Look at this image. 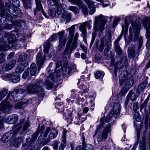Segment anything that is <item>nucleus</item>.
I'll return each mask as SVG.
<instances>
[{
  "label": "nucleus",
  "mask_w": 150,
  "mask_h": 150,
  "mask_svg": "<svg viewBox=\"0 0 150 150\" xmlns=\"http://www.w3.org/2000/svg\"><path fill=\"white\" fill-rule=\"evenodd\" d=\"M82 35V37L83 38H85L86 37L87 34V31L86 30L81 31Z\"/></svg>",
  "instance_id": "obj_64"
},
{
  "label": "nucleus",
  "mask_w": 150,
  "mask_h": 150,
  "mask_svg": "<svg viewBox=\"0 0 150 150\" xmlns=\"http://www.w3.org/2000/svg\"><path fill=\"white\" fill-rule=\"evenodd\" d=\"M111 125L108 124L105 126L102 132L101 125H98L96 126V130L93 137L96 136L97 140L98 142L105 141L108 138V133L111 131Z\"/></svg>",
  "instance_id": "obj_3"
},
{
  "label": "nucleus",
  "mask_w": 150,
  "mask_h": 150,
  "mask_svg": "<svg viewBox=\"0 0 150 150\" xmlns=\"http://www.w3.org/2000/svg\"><path fill=\"white\" fill-rule=\"evenodd\" d=\"M0 10L1 11V16H3L5 12L4 6L3 4H2L1 1L0 2Z\"/></svg>",
  "instance_id": "obj_44"
},
{
  "label": "nucleus",
  "mask_w": 150,
  "mask_h": 150,
  "mask_svg": "<svg viewBox=\"0 0 150 150\" xmlns=\"http://www.w3.org/2000/svg\"><path fill=\"white\" fill-rule=\"evenodd\" d=\"M11 107L12 106L7 102L6 104L4 103L1 105V110L5 112H8L10 110L11 108Z\"/></svg>",
  "instance_id": "obj_19"
},
{
  "label": "nucleus",
  "mask_w": 150,
  "mask_h": 150,
  "mask_svg": "<svg viewBox=\"0 0 150 150\" xmlns=\"http://www.w3.org/2000/svg\"><path fill=\"white\" fill-rule=\"evenodd\" d=\"M68 9L69 10L72 11L75 15L78 14L79 12L78 8L76 6H69L68 8Z\"/></svg>",
  "instance_id": "obj_31"
},
{
  "label": "nucleus",
  "mask_w": 150,
  "mask_h": 150,
  "mask_svg": "<svg viewBox=\"0 0 150 150\" xmlns=\"http://www.w3.org/2000/svg\"><path fill=\"white\" fill-rule=\"evenodd\" d=\"M49 4L51 6H57L59 4V0H50Z\"/></svg>",
  "instance_id": "obj_42"
},
{
  "label": "nucleus",
  "mask_w": 150,
  "mask_h": 150,
  "mask_svg": "<svg viewBox=\"0 0 150 150\" xmlns=\"http://www.w3.org/2000/svg\"><path fill=\"white\" fill-rule=\"evenodd\" d=\"M5 56L3 53L0 54V63L4 62V61Z\"/></svg>",
  "instance_id": "obj_57"
},
{
  "label": "nucleus",
  "mask_w": 150,
  "mask_h": 150,
  "mask_svg": "<svg viewBox=\"0 0 150 150\" xmlns=\"http://www.w3.org/2000/svg\"><path fill=\"white\" fill-rule=\"evenodd\" d=\"M72 4L76 5L78 6H81L82 5V1L81 0H67Z\"/></svg>",
  "instance_id": "obj_26"
},
{
  "label": "nucleus",
  "mask_w": 150,
  "mask_h": 150,
  "mask_svg": "<svg viewBox=\"0 0 150 150\" xmlns=\"http://www.w3.org/2000/svg\"><path fill=\"white\" fill-rule=\"evenodd\" d=\"M67 131L66 129H64L62 132V141L59 147V150H64L66 145V134Z\"/></svg>",
  "instance_id": "obj_12"
},
{
  "label": "nucleus",
  "mask_w": 150,
  "mask_h": 150,
  "mask_svg": "<svg viewBox=\"0 0 150 150\" xmlns=\"http://www.w3.org/2000/svg\"><path fill=\"white\" fill-rule=\"evenodd\" d=\"M139 33L138 32L135 33L134 34V41L137 40L139 36Z\"/></svg>",
  "instance_id": "obj_63"
},
{
  "label": "nucleus",
  "mask_w": 150,
  "mask_h": 150,
  "mask_svg": "<svg viewBox=\"0 0 150 150\" xmlns=\"http://www.w3.org/2000/svg\"><path fill=\"white\" fill-rule=\"evenodd\" d=\"M50 128L49 127H48L45 130V131L44 133L43 136L44 137H46L49 133L50 131Z\"/></svg>",
  "instance_id": "obj_54"
},
{
  "label": "nucleus",
  "mask_w": 150,
  "mask_h": 150,
  "mask_svg": "<svg viewBox=\"0 0 150 150\" xmlns=\"http://www.w3.org/2000/svg\"><path fill=\"white\" fill-rule=\"evenodd\" d=\"M45 57H42V54L41 52H39L36 57V62L39 67L38 69L39 71L41 68V66L44 64L45 62Z\"/></svg>",
  "instance_id": "obj_13"
},
{
  "label": "nucleus",
  "mask_w": 150,
  "mask_h": 150,
  "mask_svg": "<svg viewBox=\"0 0 150 150\" xmlns=\"http://www.w3.org/2000/svg\"><path fill=\"white\" fill-rule=\"evenodd\" d=\"M115 51L117 54L119 56L120 55L122 52V50L117 42L115 43Z\"/></svg>",
  "instance_id": "obj_24"
},
{
  "label": "nucleus",
  "mask_w": 150,
  "mask_h": 150,
  "mask_svg": "<svg viewBox=\"0 0 150 150\" xmlns=\"http://www.w3.org/2000/svg\"><path fill=\"white\" fill-rule=\"evenodd\" d=\"M104 40L103 38H101L100 44L98 48V50L100 52H102L103 51L104 47Z\"/></svg>",
  "instance_id": "obj_32"
},
{
  "label": "nucleus",
  "mask_w": 150,
  "mask_h": 150,
  "mask_svg": "<svg viewBox=\"0 0 150 150\" xmlns=\"http://www.w3.org/2000/svg\"><path fill=\"white\" fill-rule=\"evenodd\" d=\"M145 86L143 84H140L137 88V89L139 91L143 92V90L145 89Z\"/></svg>",
  "instance_id": "obj_49"
},
{
  "label": "nucleus",
  "mask_w": 150,
  "mask_h": 150,
  "mask_svg": "<svg viewBox=\"0 0 150 150\" xmlns=\"http://www.w3.org/2000/svg\"><path fill=\"white\" fill-rule=\"evenodd\" d=\"M135 50L133 48H130L128 50V57L129 58L134 57Z\"/></svg>",
  "instance_id": "obj_33"
},
{
  "label": "nucleus",
  "mask_w": 150,
  "mask_h": 150,
  "mask_svg": "<svg viewBox=\"0 0 150 150\" xmlns=\"http://www.w3.org/2000/svg\"><path fill=\"white\" fill-rule=\"evenodd\" d=\"M84 150H93V149L92 146L89 144H87L85 146Z\"/></svg>",
  "instance_id": "obj_53"
},
{
  "label": "nucleus",
  "mask_w": 150,
  "mask_h": 150,
  "mask_svg": "<svg viewBox=\"0 0 150 150\" xmlns=\"http://www.w3.org/2000/svg\"><path fill=\"white\" fill-rule=\"evenodd\" d=\"M113 116V114H112L111 113H109L105 119V121L107 123L109 122L110 120L112 118Z\"/></svg>",
  "instance_id": "obj_47"
},
{
  "label": "nucleus",
  "mask_w": 150,
  "mask_h": 150,
  "mask_svg": "<svg viewBox=\"0 0 150 150\" xmlns=\"http://www.w3.org/2000/svg\"><path fill=\"white\" fill-rule=\"evenodd\" d=\"M61 16L63 21L66 20L67 22H68L71 20V15L70 13L64 11L62 13Z\"/></svg>",
  "instance_id": "obj_17"
},
{
  "label": "nucleus",
  "mask_w": 150,
  "mask_h": 150,
  "mask_svg": "<svg viewBox=\"0 0 150 150\" xmlns=\"http://www.w3.org/2000/svg\"><path fill=\"white\" fill-rule=\"evenodd\" d=\"M127 96L129 98H130L131 100L133 101H134L137 98V97H136L134 93H133V91L132 90H130L129 91L128 93Z\"/></svg>",
  "instance_id": "obj_30"
},
{
  "label": "nucleus",
  "mask_w": 150,
  "mask_h": 150,
  "mask_svg": "<svg viewBox=\"0 0 150 150\" xmlns=\"http://www.w3.org/2000/svg\"><path fill=\"white\" fill-rule=\"evenodd\" d=\"M103 73L99 71H97L95 74V76L96 79H100L102 78L104 76Z\"/></svg>",
  "instance_id": "obj_39"
},
{
  "label": "nucleus",
  "mask_w": 150,
  "mask_h": 150,
  "mask_svg": "<svg viewBox=\"0 0 150 150\" xmlns=\"http://www.w3.org/2000/svg\"><path fill=\"white\" fill-rule=\"evenodd\" d=\"M62 62L61 60H60L58 61L56 64V70L58 71H60L62 69Z\"/></svg>",
  "instance_id": "obj_37"
},
{
  "label": "nucleus",
  "mask_w": 150,
  "mask_h": 150,
  "mask_svg": "<svg viewBox=\"0 0 150 150\" xmlns=\"http://www.w3.org/2000/svg\"><path fill=\"white\" fill-rule=\"evenodd\" d=\"M43 46L44 53L45 54H47L49 52V50L51 47L50 43L49 41L47 40L46 42L44 43Z\"/></svg>",
  "instance_id": "obj_21"
},
{
  "label": "nucleus",
  "mask_w": 150,
  "mask_h": 150,
  "mask_svg": "<svg viewBox=\"0 0 150 150\" xmlns=\"http://www.w3.org/2000/svg\"><path fill=\"white\" fill-rule=\"evenodd\" d=\"M62 75L66 76L69 75L71 73V68L69 67L68 62L67 61H64L63 66L62 68Z\"/></svg>",
  "instance_id": "obj_11"
},
{
  "label": "nucleus",
  "mask_w": 150,
  "mask_h": 150,
  "mask_svg": "<svg viewBox=\"0 0 150 150\" xmlns=\"http://www.w3.org/2000/svg\"><path fill=\"white\" fill-rule=\"evenodd\" d=\"M120 110V104L118 103H115L113 106V116L115 117H117L119 116Z\"/></svg>",
  "instance_id": "obj_14"
},
{
  "label": "nucleus",
  "mask_w": 150,
  "mask_h": 150,
  "mask_svg": "<svg viewBox=\"0 0 150 150\" xmlns=\"http://www.w3.org/2000/svg\"><path fill=\"white\" fill-rule=\"evenodd\" d=\"M36 4V8L34 9V14L36 15L38 11H41L43 15L46 18H47L46 13L44 11L40 0H35Z\"/></svg>",
  "instance_id": "obj_9"
},
{
  "label": "nucleus",
  "mask_w": 150,
  "mask_h": 150,
  "mask_svg": "<svg viewBox=\"0 0 150 150\" xmlns=\"http://www.w3.org/2000/svg\"><path fill=\"white\" fill-rule=\"evenodd\" d=\"M138 104L137 103H134L133 105V110L136 111L138 109Z\"/></svg>",
  "instance_id": "obj_59"
},
{
  "label": "nucleus",
  "mask_w": 150,
  "mask_h": 150,
  "mask_svg": "<svg viewBox=\"0 0 150 150\" xmlns=\"http://www.w3.org/2000/svg\"><path fill=\"white\" fill-rule=\"evenodd\" d=\"M16 63V61L13 60L7 64L5 68L6 70H10L12 69L15 66Z\"/></svg>",
  "instance_id": "obj_25"
},
{
  "label": "nucleus",
  "mask_w": 150,
  "mask_h": 150,
  "mask_svg": "<svg viewBox=\"0 0 150 150\" xmlns=\"http://www.w3.org/2000/svg\"><path fill=\"white\" fill-rule=\"evenodd\" d=\"M122 75H123V74H122V72L121 73L120 76L119 78L120 86H122L124 83L126 78V76H124V78H122Z\"/></svg>",
  "instance_id": "obj_35"
},
{
  "label": "nucleus",
  "mask_w": 150,
  "mask_h": 150,
  "mask_svg": "<svg viewBox=\"0 0 150 150\" xmlns=\"http://www.w3.org/2000/svg\"><path fill=\"white\" fill-rule=\"evenodd\" d=\"M127 58L126 57H123L122 58H119L120 62H116L114 63V61L113 59L111 60L110 65L111 66L114 67V72L116 74L117 70L118 69H121L125 64L127 61Z\"/></svg>",
  "instance_id": "obj_6"
},
{
  "label": "nucleus",
  "mask_w": 150,
  "mask_h": 150,
  "mask_svg": "<svg viewBox=\"0 0 150 150\" xmlns=\"http://www.w3.org/2000/svg\"><path fill=\"white\" fill-rule=\"evenodd\" d=\"M18 119V115L13 114L8 117L6 120V122L8 124H13L16 122Z\"/></svg>",
  "instance_id": "obj_15"
},
{
  "label": "nucleus",
  "mask_w": 150,
  "mask_h": 150,
  "mask_svg": "<svg viewBox=\"0 0 150 150\" xmlns=\"http://www.w3.org/2000/svg\"><path fill=\"white\" fill-rule=\"evenodd\" d=\"M108 17L102 14L95 18V29L96 31L99 30L101 32L104 29V26L107 22Z\"/></svg>",
  "instance_id": "obj_5"
},
{
  "label": "nucleus",
  "mask_w": 150,
  "mask_h": 150,
  "mask_svg": "<svg viewBox=\"0 0 150 150\" xmlns=\"http://www.w3.org/2000/svg\"><path fill=\"white\" fill-rule=\"evenodd\" d=\"M19 94L22 95V97H24L26 93V91L25 89L20 88L19 89Z\"/></svg>",
  "instance_id": "obj_51"
},
{
  "label": "nucleus",
  "mask_w": 150,
  "mask_h": 150,
  "mask_svg": "<svg viewBox=\"0 0 150 150\" xmlns=\"http://www.w3.org/2000/svg\"><path fill=\"white\" fill-rule=\"evenodd\" d=\"M44 85L43 82L40 81L37 82L34 85H28L27 87L28 93H36L42 95L43 94V90L42 88Z\"/></svg>",
  "instance_id": "obj_4"
},
{
  "label": "nucleus",
  "mask_w": 150,
  "mask_h": 150,
  "mask_svg": "<svg viewBox=\"0 0 150 150\" xmlns=\"http://www.w3.org/2000/svg\"><path fill=\"white\" fill-rule=\"evenodd\" d=\"M19 125L17 124L13 126L12 131H9L3 135L1 139L4 143H6L9 139L15 147L18 146L19 144Z\"/></svg>",
  "instance_id": "obj_1"
},
{
  "label": "nucleus",
  "mask_w": 150,
  "mask_h": 150,
  "mask_svg": "<svg viewBox=\"0 0 150 150\" xmlns=\"http://www.w3.org/2000/svg\"><path fill=\"white\" fill-rule=\"evenodd\" d=\"M16 31H12L11 33H6L4 34V37L0 39V51H5L10 49L13 46L14 41L13 38L15 37Z\"/></svg>",
  "instance_id": "obj_2"
},
{
  "label": "nucleus",
  "mask_w": 150,
  "mask_h": 150,
  "mask_svg": "<svg viewBox=\"0 0 150 150\" xmlns=\"http://www.w3.org/2000/svg\"><path fill=\"white\" fill-rule=\"evenodd\" d=\"M77 46V42H76V41H73V43L71 45L70 49L69 51V53H71L72 52V50L73 49H75L76 47Z\"/></svg>",
  "instance_id": "obj_41"
},
{
  "label": "nucleus",
  "mask_w": 150,
  "mask_h": 150,
  "mask_svg": "<svg viewBox=\"0 0 150 150\" xmlns=\"http://www.w3.org/2000/svg\"><path fill=\"white\" fill-rule=\"evenodd\" d=\"M23 3L24 7L26 9L31 8V3L29 0H21Z\"/></svg>",
  "instance_id": "obj_29"
},
{
  "label": "nucleus",
  "mask_w": 150,
  "mask_h": 150,
  "mask_svg": "<svg viewBox=\"0 0 150 150\" xmlns=\"http://www.w3.org/2000/svg\"><path fill=\"white\" fill-rule=\"evenodd\" d=\"M44 85L47 89H51L54 86L53 83L50 81L49 80H47L45 81Z\"/></svg>",
  "instance_id": "obj_28"
},
{
  "label": "nucleus",
  "mask_w": 150,
  "mask_h": 150,
  "mask_svg": "<svg viewBox=\"0 0 150 150\" xmlns=\"http://www.w3.org/2000/svg\"><path fill=\"white\" fill-rule=\"evenodd\" d=\"M90 9L95 7L93 3L90 0H84Z\"/></svg>",
  "instance_id": "obj_38"
},
{
  "label": "nucleus",
  "mask_w": 150,
  "mask_h": 150,
  "mask_svg": "<svg viewBox=\"0 0 150 150\" xmlns=\"http://www.w3.org/2000/svg\"><path fill=\"white\" fill-rule=\"evenodd\" d=\"M59 144V143L58 141H55L54 142L53 146V148L54 150H57Z\"/></svg>",
  "instance_id": "obj_56"
},
{
  "label": "nucleus",
  "mask_w": 150,
  "mask_h": 150,
  "mask_svg": "<svg viewBox=\"0 0 150 150\" xmlns=\"http://www.w3.org/2000/svg\"><path fill=\"white\" fill-rule=\"evenodd\" d=\"M28 104V102L27 101L25 102H19V108L25 107Z\"/></svg>",
  "instance_id": "obj_43"
},
{
  "label": "nucleus",
  "mask_w": 150,
  "mask_h": 150,
  "mask_svg": "<svg viewBox=\"0 0 150 150\" xmlns=\"http://www.w3.org/2000/svg\"><path fill=\"white\" fill-rule=\"evenodd\" d=\"M126 93V91L125 90H124V88H123L122 89L120 93H119V95H124Z\"/></svg>",
  "instance_id": "obj_61"
},
{
  "label": "nucleus",
  "mask_w": 150,
  "mask_h": 150,
  "mask_svg": "<svg viewBox=\"0 0 150 150\" xmlns=\"http://www.w3.org/2000/svg\"><path fill=\"white\" fill-rule=\"evenodd\" d=\"M67 30L69 31V36H68L69 40L67 44L66 47L64 51L65 53L69 52V50L70 48L69 45L72 41V39L74 37V32L75 30V25H72L70 28H68Z\"/></svg>",
  "instance_id": "obj_7"
},
{
  "label": "nucleus",
  "mask_w": 150,
  "mask_h": 150,
  "mask_svg": "<svg viewBox=\"0 0 150 150\" xmlns=\"http://www.w3.org/2000/svg\"><path fill=\"white\" fill-rule=\"evenodd\" d=\"M18 75L14 74V76L11 77L10 80L13 83H16L18 82Z\"/></svg>",
  "instance_id": "obj_34"
},
{
  "label": "nucleus",
  "mask_w": 150,
  "mask_h": 150,
  "mask_svg": "<svg viewBox=\"0 0 150 150\" xmlns=\"http://www.w3.org/2000/svg\"><path fill=\"white\" fill-rule=\"evenodd\" d=\"M134 117L137 122H140L141 121L140 116L139 113L135 114L134 115Z\"/></svg>",
  "instance_id": "obj_50"
},
{
  "label": "nucleus",
  "mask_w": 150,
  "mask_h": 150,
  "mask_svg": "<svg viewBox=\"0 0 150 150\" xmlns=\"http://www.w3.org/2000/svg\"><path fill=\"white\" fill-rule=\"evenodd\" d=\"M84 82V80L83 79H79L78 82L77 83L78 86L81 89H82L84 93L87 92L88 90V88L86 87L83 85L81 83H83V82Z\"/></svg>",
  "instance_id": "obj_20"
},
{
  "label": "nucleus",
  "mask_w": 150,
  "mask_h": 150,
  "mask_svg": "<svg viewBox=\"0 0 150 150\" xmlns=\"http://www.w3.org/2000/svg\"><path fill=\"white\" fill-rule=\"evenodd\" d=\"M58 134V132L55 129H52L49 135V138L50 139H53L56 138Z\"/></svg>",
  "instance_id": "obj_23"
},
{
  "label": "nucleus",
  "mask_w": 150,
  "mask_h": 150,
  "mask_svg": "<svg viewBox=\"0 0 150 150\" xmlns=\"http://www.w3.org/2000/svg\"><path fill=\"white\" fill-rule=\"evenodd\" d=\"M29 71H25L23 74L22 76V77L23 79H25L28 76L29 74Z\"/></svg>",
  "instance_id": "obj_58"
},
{
  "label": "nucleus",
  "mask_w": 150,
  "mask_h": 150,
  "mask_svg": "<svg viewBox=\"0 0 150 150\" xmlns=\"http://www.w3.org/2000/svg\"><path fill=\"white\" fill-rule=\"evenodd\" d=\"M49 13L52 17H54L56 13V11L54 8H50L49 11Z\"/></svg>",
  "instance_id": "obj_40"
},
{
  "label": "nucleus",
  "mask_w": 150,
  "mask_h": 150,
  "mask_svg": "<svg viewBox=\"0 0 150 150\" xmlns=\"http://www.w3.org/2000/svg\"><path fill=\"white\" fill-rule=\"evenodd\" d=\"M37 68L35 63H33L30 66V74L31 76L35 75L36 73Z\"/></svg>",
  "instance_id": "obj_22"
},
{
  "label": "nucleus",
  "mask_w": 150,
  "mask_h": 150,
  "mask_svg": "<svg viewBox=\"0 0 150 150\" xmlns=\"http://www.w3.org/2000/svg\"><path fill=\"white\" fill-rule=\"evenodd\" d=\"M76 94L75 91L72 90L71 91V98L74 99L76 97Z\"/></svg>",
  "instance_id": "obj_55"
},
{
  "label": "nucleus",
  "mask_w": 150,
  "mask_h": 150,
  "mask_svg": "<svg viewBox=\"0 0 150 150\" xmlns=\"http://www.w3.org/2000/svg\"><path fill=\"white\" fill-rule=\"evenodd\" d=\"M19 92L18 89H15L12 92V91H10L9 93V95L7 96V98H8L9 97V95L12 94V97L13 100L15 101V102H18L19 100V98L17 96H16V95H17Z\"/></svg>",
  "instance_id": "obj_18"
},
{
  "label": "nucleus",
  "mask_w": 150,
  "mask_h": 150,
  "mask_svg": "<svg viewBox=\"0 0 150 150\" xmlns=\"http://www.w3.org/2000/svg\"><path fill=\"white\" fill-rule=\"evenodd\" d=\"M64 31L60 32L57 33V35H59V46L60 48L65 45L67 39V35L65 36L64 35Z\"/></svg>",
  "instance_id": "obj_8"
},
{
  "label": "nucleus",
  "mask_w": 150,
  "mask_h": 150,
  "mask_svg": "<svg viewBox=\"0 0 150 150\" xmlns=\"http://www.w3.org/2000/svg\"><path fill=\"white\" fill-rule=\"evenodd\" d=\"M39 132L37 131L36 132L33 134L32 136V138L33 139H36L39 135Z\"/></svg>",
  "instance_id": "obj_62"
},
{
  "label": "nucleus",
  "mask_w": 150,
  "mask_h": 150,
  "mask_svg": "<svg viewBox=\"0 0 150 150\" xmlns=\"http://www.w3.org/2000/svg\"><path fill=\"white\" fill-rule=\"evenodd\" d=\"M45 128V126L44 125H42L41 127H39L37 131L39 132H42Z\"/></svg>",
  "instance_id": "obj_52"
},
{
  "label": "nucleus",
  "mask_w": 150,
  "mask_h": 150,
  "mask_svg": "<svg viewBox=\"0 0 150 150\" xmlns=\"http://www.w3.org/2000/svg\"><path fill=\"white\" fill-rule=\"evenodd\" d=\"M29 126V122H26L24 126H23V129L24 130H27Z\"/></svg>",
  "instance_id": "obj_60"
},
{
  "label": "nucleus",
  "mask_w": 150,
  "mask_h": 150,
  "mask_svg": "<svg viewBox=\"0 0 150 150\" xmlns=\"http://www.w3.org/2000/svg\"><path fill=\"white\" fill-rule=\"evenodd\" d=\"M19 72L23 71L24 68L28 65V62L26 60V58L22 55H19Z\"/></svg>",
  "instance_id": "obj_10"
},
{
  "label": "nucleus",
  "mask_w": 150,
  "mask_h": 150,
  "mask_svg": "<svg viewBox=\"0 0 150 150\" xmlns=\"http://www.w3.org/2000/svg\"><path fill=\"white\" fill-rule=\"evenodd\" d=\"M27 25L25 22L23 20H19V31L21 32V34L23 35L25 32L24 30L26 28Z\"/></svg>",
  "instance_id": "obj_16"
},
{
  "label": "nucleus",
  "mask_w": 150,
  "mask_h": 150,
  "mask_svg": "<svg viewBox=\"0 0 150 150\" xmlns=\"http://www.w3.org/2000/svg\"><path fill=\"white\" fill-rule=\"evenodd\" d=\"M80 8H82V12L85 16H86L88 15V9L86 5L83 4L82 2V5L81 6H79Z\"/></svg>",
  "instance_id": "obj_27"
},
{
  "label": "nucleus",
  "mask_w": 150,
  "mask_h": 150,
  "mask_svg": "<svg viewBox=\"0 0 150 150\" xmlns=\"http://www.w3.org/2000/svg\"><path fill=\"white\" fill-rule=\"evenodd\" d=\"M86 22L82 23L79 27V29L80 31L86 30Z\"/></svg>",
  "instance_id": "obj_46"
},
{
  "label": "nucleus",
  "mask_w": 150,
  "mask_h": 150,
  "mask_svg": "<svg viewBox=\"0 0 150 150\" xmlns=\"http://www.w3.org/2000/svg\"><path fill=\"white\" fill-rule=\"evenodd\" d=\"M8 91L6 89H3V91L0 93V101L7 94Z\"/></svg>",
  "instance_id": "obj_36"
},
{
  "label": "nucleus",
  "mask_w": 150,
  "mask_h": 150,
  "mask_svg": "<svg viewBox=\"0 0 150 150\" xmlns=\"http://www.w3.org/2000/svg\"><path fill=\"white\" fill-rule=\"evenodd\" d=\"M96 36V32H93L92 33V38L91 41L90 45L91 46L93 43L95 41Z\"/></svg>",
  "instance_id": "obj_45"
},
{
  "label": "nucleus",
  "mask_w": 150,
  "mask_h": 150,
  "mask_svg": "<svg viewBox=\"0 0 150 150\" xmlns=\"http://www.w3.org/2000/svg\"><path fill=\"white\" fill-rule=\"evenodd\" d=\"M57 37L56 35L53 34L47 40L51 42H53L55 41L57 39Z\"/></svg>",
  "instance_id": "obj_48"
}]
</instances>
